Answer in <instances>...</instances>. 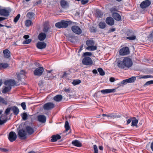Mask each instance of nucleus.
I'll use <instances>...</instances> for the list:
<instances>
[{
    "label": "nucleus",
    "instance_id": "nucleus-1",
    "mask_svg": "<svg viewBox=\"0 0 153 153\" xmlns=\"http://www.w3.org/2000/svg\"><path fill=\"white\" fill-rule=\"evenodd\" d=\"M117 59V65L120 68L128 69L133 65V62L130 58H124L122 61Z\"/></svg>",
    "mask_w": 153,
    "mask_h": 153
},
{
    "label": "nucleus",
    "instance_id": "nucleus-2",
    "mask_svg": "<svg viewBox=\"0 0 153 153\" xmlns=\"http://www.w3.org/2000/svg\"><path fill=\"white\" fill-rule=\"evenodd\" d=\"M74 22L68 20V21L62 20L61 21L56 23L55 26L58 28H66L68 25L74 24Z\"/></svg>",
    "mask_w": 153,
    "mask_h": 153
},
{
    "label": "nucleus",
    "instance_id": "nucleus-3",
    "mask_svg": "<svg viewBox=\"0 0 153 153\" xmlns=\"http://www.w3.org/2000/svg\"><path fill=\"white\" fill-rule=\"evenodd\" d=\"M11 11V10L10 8H4L0 9V15L5 17H8L9 15V14Z\"/></svg>",
    "mask_w": 153,
    "mask_h": 153
},
{
    "label": "nucleus",
    "instance_id": "nucleus-4",
    "mask_svg": "<svg viewBox=\"0 0 153 153\" xmlns=\"http://www.w3.org/2000/svg\"><path fill=\"white\" fill-rule=\"evenodd\" d=\"M27 134V132L23 129H20L18 131V137L21 140H25L26 139Z\"/></svg>",
    "mask_w": 153,
    "mask_h": 153
},
{
    "label": "nucleus",
    "instance_id": "nucleus-5",
    "mask_svg": "<svg viewBox=\"0 0 153 153\" xmlns=\"http://www.w3.org/2000/svg\"><path fill=\"white\" fill-rule=\"evenodd\" d=\"M55 107L54 104L52 102H48L45 103L43 108L45 110L49 111L53 109Z\"/></svg>",
    "mask_w": 153,
    "mask_h": 153
},
{
    "label": "nucleus",
    "instance_id": "nucleus-6",
    "mask_svg": "<svg viewBox=\"0 0 153 153\" xmlns=\"http://www.w3.org/2000/svg\"><path fill=\"white\" fill-rule=\"evenodd\" d=\"M129 48L127 47H125L121 49L119 51V54L121 56L126 55L129 53Z\"/></svg>",
    "mask_w": 153,
    "mask_h": 153
},
{
    "label": "nucleus",
    "instance_id": "nucleus-7",
    "mask_svg": "<svg viewBox=\"0 0 153 153\" xmlns=\"http://www.w3.org/2000/svg\"><path fill=\"white\" fill-rule=\"evenodd\" d=\"M72 31L75 34L77 35H80L82 33L81 29L77 26L74 25L71 27Z\"/></svg>",
    "mask_w": 153,
    "mask_h": 153
},
{
    "label": "nucleus",
    "instance_id": "nucleus-8",
    "mask_svg": "<svg viewBox=\"0 0 153 153\" xmlns=\"http://www.w3.org/2000/svg\"><path fill=\"white\" fill-rule=\"evenodd\" d=\"M8 137L10 142H13L16 139L17 135L14 131H12L9 133Z\"/></svg>",
    "mask_w": 153,
    "mask_h": 153
},
{
    "label": "nucleus",
    "instance_id": "nucleus-9",
    "mask_svg": "<svg viewBox=\"0 0 153 153\" xmlns=\"http://www.w3.org/2000/svg\"><path fill=\"white\" fill-rule=\"evenodd\" d=\"M82 63L86 65H91L93 64V61L91 58H83Z\"/></svg>",
    "mask_w": 153,
    "mask_h": 153
},
{
    "label": "nucleus",
    "instance_id": "nucleus-10",
    "mask_svg": "<svg viewBox=\"0 0 153 153\" xmlns=\"http://www.w3.org/2000/svg\"><path fill=\"white\" fill-rule=\"evenodd\" d=\"M44 68L43 67H39L36 68L34 71L35 75L38 76L41 75L43 72Z\"/></svg>",
    "mask_w": 153,
    "mask_h": 153
},
{
    "label": "nucleus",
    "instance_id": "nucleus-11",
    "mask_svg": "<svg viewBox=\"0 0 153 153\" xmlns=\"http://www.w3.org/2000/svg\"><path fill=\"white\" fill-rule=\"evenodd\" d=\"M151 2L149 0L143 1L140 4V7L143 8H146L149 7L151 4Z\"/></svg>",
    "mask_w": 153,
    "mask_h": 153
},
{
    "label": "nucleus",
    "instance_id": "nucleus-12",
    "mask_svg": "<svg viewBox=\"0 0 153 153\" xmlns=\"http://www.w3.org/2000/svg\"><path fill=\"white\" fill-rule=\"evenodd\" d=\"M25 129L26 132L29 135L32 134L34 132V128L28 126H26Z\"/></svg>",
    "mask_w": 153,
    "mask_h": 153
},
{
    "label": "nucleus",
    "instance_id": "nucleus-13",
    "mask_svg": "<svg viewBox=\"0 0 153 153\" xmlns=\"http://www.w3.org/2000/svg\"><path fill=\"white\" fill-rule=\"evenodd\" d=\"M5 84L9 86H14L16 84L15 81L13 79H9L6 80L4 82Z\"/></svg>",
    "mask_w": 153,
    "mask_h": 153
},
{
    "label": "nucleus",
    "instance_id": "nucleus-14",
    "mask_svg": "<svg viewBox=\"0 0 153 153\" xmlns=\"http://www.w3.org/2000/svg\"><path fill=\"white\" fill-rule=\"evenodd\" d=\"M46 46V44L44 42H39L36 44V47L39 49L45 48Z\"/></svg>",
    "mask_w": 153,
    "mask_h": 153
},
{
    "label": "nucleus",
    "instance_id": "nucleus-15",
    "mask_svg": "<svg viewBox=\"0 0 153 153\" xmlns=\"http://www.w3.org/2000/svg\"><path fill=\"white\" fill-rule=\"evenodd\" d=\"M115 89H105L101 90L100 91L103 94H105L110 93H114L116 92Z\"/></svg>",
    "mask_w": 153,
    "mask_h": 153
},
{
    "label": "nucleus",
    "instance_id": "nucleus-16",
    "mask_svg": "<svg viewBox=\"0 0 153 153\" xmlns=\"http://www.w3.org/2000/svg\"><path fill=\"white\" fill-rule=\"evenodd\" d=\"M105 22L107 24L111 26L114 25V19L111 17H107L106 19Z\"/></svg>",
    "mask_w": 153,
    "mask_h": 153
},
{
    "label": "nucleus",
    "instance_id": "nucleus-17",
    "mask_svg": "<svg viewBox=\"0 0 153 153\" xmlns=\"http://www.w3.org/2000/svg\"><path fill=\"white\" fill-rule=\"evenodd\" d=\"M134 33L130 31L128 32L127 35L128 36L126 37V39L130 40H134L136 39V37L133 35Z\"/></svg>",
    "mask_w": 153,
    "mask_h": 153
},
{
    "label": "nucleus",
    "instance_id": "nucleus-18",
    "mask_svg": "<svg viewBox=\"0 0 153 153\" xmlns=\"http://www.w3.org/2000/svg\"><path fill=\"white\" fill-rule=\"evenodd\" d=\"M112 16L116 20L119 21L121 19L120 15L117 13H113L112 14Z\"/></svg>",
    "mask_w": 153,
    "mask_h": 153
},
{
    "label": "nucleus",
    "instance_id": "nucleus-19",
    "mask_svg": "<svg viewBox=\"0 0 153 153\" xmlns=\"http://www.w3.org/2000/svg\"><path fill=\"white\" fill-rule=\"evenodd\" d=\"M38 120L43 123H45L46 121V117L43 115H39L38 116Z\"/></svg>",
    "mask_w": 153,
    "mask_h": 153
},
{
    "label": "nucleus",
    "instance_id": "nucleus-20",
    "mask_svg": "<svg viewBox=\"0 0 153 153\" xmlns=\"http://www.w3.org/2000/svg\"><path fill=\"white\" fill-rule=\"evenodd\" d=\"M61 136L57 134L56 135H53L51 137V141L52 142H54L60 139Z\"/></svg>",
    "mask_w": 153,
    "mask_h": 153
},
{
    "label": "nucleus",
    "instance_id": "nucleus-21",
    "mask_svg": "<svg viewBox=\"0 0 153 153\" xmlns=\"http://www.w3.org/2000/svg\"><path fill=\"white\" fill-rule=\"evenodd\" d=\"M71 143L74 146L76 147H81L82 146V143L77 140H73Z\"/></svg>",
    "mask_w": 153,
    "mask_h": 153
},
{
    "label": "nucleus",
    "instance_id": "nucleus-22",
    "mask_svg": "<svg viewBox=\"0 0 153 153\" xmlns=\"http://www.w3.org/2000/svg\"><path fill=\"white\" fill-rule=\"evenodd\" d=\"M46 37V34L44 33H41L38 35V38L40 41H43L45 39Z\"/></svg>",
    "mask_w": 153,
    "mask_h": 153
},
{
    "label": "nucleus",
    "instance_id": "nucleus-23",
    "mask_svg": "<svg viewBox=\"0 0 153 153\" xmlns=\"http://www.w3.org/2000/svg\"><path fill=\"white\" fill-rule=\"evenodd\" d=\"M14 115H17L19 113V110L17 107L14 106L11 108Z\"/></svg>",
    "mask_w": 153,
    "mask_h": 153
},
{
    "label": "nucleus",
    "instance_id": "nucleus-24",
    "mask_svg": "<svg viewBox=\"0 0 153 153\" xmlns=\"http://www.w3.org/2000/svg\"><path fill=\"white\" fill-rule=\"evenodd\" d=\"M4 56L5 57H10V51L8 49H5L3 51Z\"/></svg>",
    "mask_w": 153,
    "mask_h": 153
},
{
    "label": "nucleus",
    "instance_id": "nucleus-25",
    "mask_svg": "<svg viewBox=\"0 0 153 153\" xmlns=\"http://www.w3.org/2000/svg\"><path fill=\"white\" fill-rule=\"evenodd\" d=\"M60 5L62 8H65L68 6V4L65 0H62L60 1Z\"/></svg>",
    "mask_w": 153,
    "mask_h": 153
},
{
    "label": "nucleus",
    "instance_id": "nucleus-26",
    "mask_svg": "<svg viewBox=\"0 0 153 153\" xmlns=\"http://www.w3.org/2000/svg\"><path fill=\"white\" fill-rule=\"evenodd\" d=\"M62 99V96L61 95H57L55 96L53 98L54 100L56 102H59L61 101Z\"/></svg>",
    "mask_w": 153,
    "mask_h": 153
},
{
    "label": "nucleus",
    "instance_id": "nucleus-27",
    "mask_svg": "<svg viewBox=\"0 0 153 153\" xmlns=\"http://www.w3.org/2000/svg\"><path fill=\"white\" fill-rule=\"evenodd\" d=\"M12 88L11 86H8L5 87V88L2 90V92L4 93H6L7 92L10 91Z\"/></svg>",
    "mask_w": 153,
    "mask_h": 153
},
{
    "label": "nucleus",
    "instance_id": "nucleus-28",
    "mask_svg": "<svg viewBox=\"0 0 153 153\" xmlns=\"http://www.w3.org/2000/svg\"><path fill=\"white\" fill-rule=\"evenodd\" d=\"M86 48L88 50H90L91 51H94L97 50V47L96 46H93L92 45L89 47H88Z\"/></svg>",
    "mask_w": 153,
    "mask_h": 153
},
{
    "label": "nucleus",
    "instance_id": "nucleus-29",
    "mask_svg": "<svg viewBox=\"0 0 153 153\" xmlns=\"http://www.w3.org/2000/svg\"><path fill=\"white\" fill-rule=\"evenodd\" d=\"M86 44L88 45V47L93 45L94 44V42L92 40H87L86 42Z\"/></svg>",
    "mask_w": 153,
    "mask_h": 153
},
{
    "label": "nucleus",
    "instance_id": "nucleus-30",
    "mask_svg": "<svg viewBox=\"0 0 153 153\" xmlns=\"http://www.w3.org/2000/svg\"><path fill=\"white\" fill-rule=\"evenodd\" d=\"M99 26L100 28L104 29L106 25L105 22H100L99 24Z\"/></svg>",
    "mask_w": 153,
    "mask_h": 153
},
{
    "label": "nucleus",
    "instance_id": "nucleus-31",
    "mask_svg": "<svg viewBox=\"0 0 153 153\" xmlns=\"http://www.w3.org/2000/svg\"><path fill=\"white\" fill-rule=\"evenodd\" d=\"M136 79V77L135 76H132L131 78L127 79L128 83L133 82H134Z\"/></svg>",
    "mask_w": 153,
    "mask_h": 153
},
{
    "label": "nucleus",
    "instance_id": "nucleus-32",
    "mask_svg": "<svg viewBox=\"0 0 153 153\" xmlns=\"http://www.w3.org/2000/svg\"><path fill=\"white\" fill-rule=\"evenodd\" d=\"M96 12L97 16L98 17H101L103 15L102 13L99 10H97Z\"/></svg>",
    "mask_w": 153,
    "mask_h": 153
},
{
    "label": "nucleus",
    "instance_id": "nucleus-33",
    "mask_svg": "<svg viewBox=\"0 0 153 153\" xmlns=\"http://www.w3.org/2000/svg\"><path fill=\"white\" fill-rule=\"evenodd\" d=\"M65 130L66 131H68L70 129L69 124V123L68 122V121H66L65 122Z\"/></svg>",
    "mask_w": 153,
    "mask_h": 153
},
{
    "label": "nucleus",
    "instance_id": "nucleus-34",
    "mask_svg": "<svg viewBox=\"0 0 153 153\" xmlns=\"http://www.w3.org/2000/svg\"><path fill=\"white\" fill-rule=\"evenodd\" d=\"M97 71L101 76H103L105 74V72L101 68H98L97 69Z\"/></svg>",
    "mask_w": 153,
    "mask_h": 153
},
{
    "label": "nucleus",
    "instance_id": "nucleus-35",
    "mask_svg": "<svg viewBox=\"0 0 153 153\" xmlns=\"http://www.w3.org/2000/svg\"><path fill=\"white\" fill-rule=\"evenodd\" d=\"M81 82V81L80 80L77 79L74 80L72 82V83L74 85H75L80 84Z\"/></svg>",
    "mask_w": 153,
    "mask_h": 153
},
{
    "label": "nucleus",
    "instance_id": "nucleus-36",
    "mask_svg": "<svg viewBox=\"0 0 153 153\" xmlns=\"http://www.w3.org/2000/svg\"><path fill=\"white\" fill-rule=\"evenodd\" d=\"M21 116L23 120H26L27 119V115L26 112H24L22 114H21Z\"/></svg>",
    "mask_w": 153,
    "mask_h": 153
},
{
    "label": "nucleus",
    "instance_id": "nucleus-37",
    "mask_svg": "<svg viewBox=\"0 0 153 153\" xmlns=\"http://www.w3.org/2000/svg\"><path fill=\"white\" fill-rule=\"evenodd\" d=\"M92 53L90 52H87L83 53V56L85 57H88V56H91Z\"/></svg>",
    "mask_w": 153,
    "mask_h": 153
},
{
    "label": "nucleus",
    "instance_id": "nucleus-38",
    "mask_svg": "<svg viewBox=\"0 0 153 153\" xmlns=\"http://www.w3.org/2000/svg\"><path fill=\"white\" fill-rule=\"evenodd\" d=\"M34 14L32 12L28 13L27 14V16L29 19H32L34 17Z\"/></svg>",
    "mask_w": 153,
    "mask_h": 153
},
{
    "label": "nucleus",
    "instance_id": "nucleus-39",
    "mask_svg": "<svg viewBox=\"0 0 153 153\" xmlns=\"http://www.w3.org/2000/svg\"><path fill=\"white\" fill-rule=\"evenodd\" d=\"M138 122V120L137 119L132 120L131 122V126H136Z\"/></svg>",
    "mask_w": 153,
    "mask_h": 153
},
{
    "label": "nucleus",
    "instance_id": "nucleus-40",
    "mask_svg": "<svg viewBox=\"0 0 153 153\" xmlns=\"http://www.w3.org/2000/svg\"><path fill=\"white\" fill-rule=\"evenodd\" d=\"M1 69H5L9 66V65L7 63H1Z\"/></svg>",
    "mask_w": 153,
    "mask_h": 153
},
{
    "label": "nucleus",
    "instance_id": "nucleus-41",
    "mask_svg": "<svg viewBox=\"0 0 153 153\" xmlns=\"http://www.w3.org/2000/svg\"><path fill=\"white\" fill-rule=\"evenodd\" d=\"M32 22L30 20H27L25 22V25L27 27L30 26L32 24Z\"/></svg>",
    "mask_w": 153,
    "mask_h": 153
},
{
    "label": "nucleus",
    "instance_id": "nucleus-42",
    "mask_svg": "<svg viewBox=\"0 0 153 153\" xmlns=\"http://www.w3.org/2000/svg\"><path fill=\"white\" fill-rule=\"evenodd\" d=\"M20 17V14H18L16 16L15 18L13 21L15 23H16L19 19Z\"/></svg>",
    "mask_w": 153,
    "mask_h": 153
},
{
    "label": "nucleus",
    "instance_id": "nucleus-43",
    "mask_svg": "<svg viewBox=\"0 0 153 153\" xmlns=\"http://www.w3.org/2000/svg\"><path fill=\"white\" fill-rule=\"evenodd\" d=\"M25 71H24L23 70H21L19 73L18 74H19V76L20 75H22V77H26L25 76Z\"/></svg>",
    "mask_w": 153,
    "mask_h": 153
},
{
    "label": "nucleus",
    "instance_id": "nucleus-44",
    "mask_svg": "<svg viewBox=\"0 0 153 153\" xmlns=\"http://www.w3.org/2000/svg\"><path fill=\"white\" fill-rule=\"evenodd\" d=\"M0 102H1L3 104H4L5 105H7V102L4 99L1 97H0Z\"/></svg>",
    "mask_w": 153,
    "mask_h": 153
},
{
    "label": "nucleus",
    "instance_id": "nucleus-45",
    "mask_svg": "<svg viewBox=\"0 0 153 153\" xmlns=\"http://www.w3.org/2000/svg\"><path fill=\"white\" fill-rule=\"evenodd\" d=\"M153 84V80H150L144 84V86H148L150 84Z\"/></svg>",
    "mask_w": 153,
    "mask_h": 153
},
{
    "label": "nucleus",
    "instance_id": "nucleus-46",
    "mask_svg": "<svg viewBox=\"0 0 153 153\" xmlns=\"http://www.w3.org/2000/svg\"><path fill=\"white\" fill-rule=\"evenodd\" d=\"M31 39H26V40H25V41H24L23 42V44H29V43H30L31 42Z\"/></svg>",
    "mask_w": 153,
    "mask_h": 153
},
{
    "label": "nucleus",
    "instance_id": "nucleus-47",
    "mask_svg": "<svg viewBox=\"0 0 153 153\" xmlns=\"http://www.w3.org/2000/svg\"><path fill=\"white\" fill-rule=\"evenodd\" d=\"M67 39L68 38H75V36H74L73 34H67L66 36Z\"/></svg>",
    "mask_w": 153,
    "mask_h": 153
},
{
    "label": "nucleus",
    "instance_id": "nucleus-48",
    "mask_svg": "<svg viewBox=\"0 0 153 153\" xmlns=\"http://www.w3.org/2000/svg\"><path fill=\"white\" fill-rule=\"evenodd\" d=\"M1 117H0V125H2L4 123H5L6 121H7V118L3 120H1Z\"/></svg>",
    "mask_w": 153,
    "mask_h": 153
},
{
    "label": "nucleus",
    "instance_id": "nucleus-49",
    "mask_svg": "<svg viewBox=\"0 0 153 153\" xmlns=\"http://www.w3.org/2000/svg\"><path fill=\"white\" fill-rule=\"evenodd\" d=\"M94 149V153H98V150L97 146L96 145H94L93 146Z\"/></svg>",
    "mask_w": 153,
    "mask_h": 153
},
{
    "label": "nucleus",
    "instance_id": "nucleus-50",
    "mask_svg": "<svg viewBox=\"0 0 153 153\" xmlns=\"http://www.w3.org/2000/svg\"><path fill=\"white\" fill-rule=\"evenodd\" d=\"M49 27L48 26H45L43 28V31L44 32L46 33L48 32V30H49Z\"/></svg>",
    "mask_w": 153,
    "mask_h": 153
},
{
    "label": "nucleus",
    "instance_id": "nucleus-51",
    "mask_svg": "<svg viewBox=\"0 0 153 153\" xmlns=\"http://www.w3.org/2000/svg\"><path fill=\"white\" fill-rule=\"evenodd\" d=\"M21 106L24 110H25L26 108V105L25 102H22L21 104Z\"/></svg>",
    "mask_w": 153,
    "mask_h": 153
},
{
    "label": "nucleus",
    "instance_id": "nucleus-52",
    "mask_svg": "<svg viewBox=\"0 0 153 153\" xmlns=\"http://www.w3.org/2000/svg\"><path fill=\"white\" fill-rule=\"evenodd\" d=\"M11 109V108H8L6 109V110L5 111V113L6 115H8L9 114Z\"/></svg>",
    "mask_w": 153,
    "mask_h": 153
},
{
    "label": "nucleus",
    "instance_id": "nucleus-53",
    "mask_svg": "<svg viewBox=\"0 0 153 153\" xmlns=\"http://www.w3.org/2000/svg\"><path fill=\"white\" fill-rule=\"evenodd\" d=\"M16 74L17 75V77L18 78V80L20 81L22 79H24L25 77H22V75L19 76V74H18L17 73Z\"/></svg>",
    "mask_w": 153,
    "mask_h": 153
},
{
    "label": "nucleus",
    "instance_id": "nucleus-54",
    "mask_svg": "<svg viewBox=\"0 0 153 153\" xmlns=\"http://www.w3.org/2000/svg\"><path fill=\"white\" fill-rule=\"evenodd\" d=\"M110 11L113 13H115V12L117 11V9L116 8L113 7L110 9Z\"/></svg>",
    "mask_w": 153,
    "mask_h": 153
},
{
    "label": "nucleus",
    "instance_id": "nucleus-55",
    "mask_svg": "<svg viewBox=\"0 0 153 153\" xmlns=\"http://www.w3.org/2000/svg\"><path fill=\"white\" fill-rule=\"evenodd\" d=\"M88 0H81V3L82 4L84 5L86 4L88 2Z\"/></svg>",
    "mask_w": 153,
    "mask_h": 153
},
{
    "label": "nucleus",
    "instance_id": "nucleus-56",
    "mask_svg": "<svg viewBox=\"0 0 153 153\" xmlns=\"http://www.w3.org/2000/svg\"><path fill=\"white\" fill-rule=\"evenodd\" d=\"M128 83H129L128 82V80H127V79L123 80L121 82V84H126Z\"/></svg>",
    "mask_w": 153,
    "mask_h": 153
},
{
    "label": "nucleus",
    "instance_id": "nucleus-57",
    "mask_svg": "<svg viewBox=\"0 0 153 153\" xmlns=\"http://www.w3.org/2000/svg\"><path fill=\"white\" fill-rule=\"evenodd\" d=\"M68 40L70 41L72 43H74L75 42V38H68L67 39Z\"/></svg>",
    "mask_w": 153,
    "mask_h": 153
},
{
    "label": "nucleus",
    "instance_id": "nucleus-58",
    "mask_svg": "<svg viewBox=\"0 0 153 153\" xmlns=\"http://www.w3.org/2000/svg\"><path fill=\"white\" fill-rule=\"evenodd\" d=\"M64 91L65 92L68 93H70L71 89H70L69 88H65L64 90Z\"/></svg>",
    "mask_w": 153,
    "mask_h": 153
},
{
    "label": "nucleus",
    "instance_id": "nucleus-59",
    "mask_svg": "<svg viewBox=\"0 0 153 153\" xmlns=\"http://www.w3.org/2000/svg\"><path fill=\"white\" fill-rule=\"evenodd\" d=\"M152 77L151 75H144L142 76L141 78L143 79H146Z\"/></svg>",
    "mask_w": 153,
    "mask_h": 153
},
{
    "label": "nucleus",
    "instance_id": "nucleus-60",
    "mask_svg": "<svg viewBox=\"0 0 153 153\" xmlns=\"http://www.w3.org/2000/svg\"><path fill=\"white\" fill-rule=\"evenodd\" d=\"M8 150L7 149L4 148H1V152H7L8 151Z\"/></svg>",
    "mask_w": 153,
    "mask_h": 153
},
{
    "label": "nucleus",
    "instance_id": "nucleus-61",
    "mask_svg": "<svg viewBox=\"0 0 153 153\" xmlns=\"http://www.w3.org/2000/svg\"><path fill=\"white\" fill-rule=\"evenodd\" d=\"M109 80L111 82H113L115 81V79L113 77H111L110 78Z\"/></svg>",
    "mask_w": 153,
    "mask_h": 153
},
{
    "label": "nucleus",
    "instance_id": "nucleus-62",
    "mask_svg": "<svg viewBox=\"0 0 153 153\" xmlns=\"http://www.w3.org/2000/svg\"><path fill=\"white\" fill-rule=\"evenodd\" d=\"M67 75H68V73H66L65 72L64 73V74H63L62 76V78L64 77L67 76Z\"/></svg>",
    "mask_w": 153,
    "mask_h": 153
},
{
    "label": "nucleus",
    "instance_id": "nucleus-63",
    "mask_svg": "<svg viewBox=\"0 0 153 153\" xmlns=\"http://www.w3.org/2000/svg\"><path fill=\"white\" fill-rule=\"evenodd\" d=\"M29 37V36L28 35H25L23 36V38L25 39H27Z\"/></svg>",
    "mask_w": 153,
    "mask_h": 153
},
{
    "label": "nucleus",
    "instance_id": "nucleus-64",
    "mask_svg": "<svg viewBox=\"0 0 153 153\" xmlns=\"http://www.w3.org/2000/svg\"><path fill=\"white\" fill-rule=\"evenodd\" d=\"M150 148L152 151L153 152V142L151 143Z\"/></svg>",
    "mask_w": 153,
    "mask_h": 153
}]
</instances>
